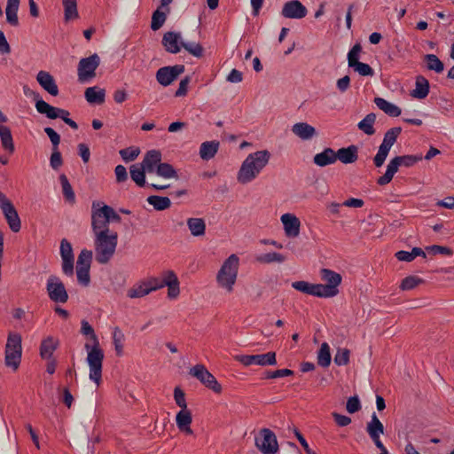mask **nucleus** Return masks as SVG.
<instances>
[{"label": "nucleus", "instance_id": "obj_33", "mask_svg": "<svg viewBox=\"0 0 454 454\" xmlns=\"http://www.w3.org/2000/svg\"><path fill=\"white\" fill-rule=\"evenodd\" d=\"M176 422L177 427L185 433L192 434V431L190 428V424L192 423V415L189 411L181 410L176 417Z\"/></svg>", "mask_w": 454, "mask_h": 454}, {"label": "nucleus", "instance_id": "obj_52", "mask_svg": "<svg viewBox=\"0 0 454 454\" xmlns=\"http://www.w3.org/2000/svg\"><path fill=\"white\" fill-rule=\"evenodd\" d=\"M140 150L137 147H128L121 149L119 153L126 162L133 161L139 154Z\"/></svg>", "mask_w": 454, "mask_h": 454}, {"label": "nucleus", "instance_id": "obj_4", "mask_svg": "<svg viewBox=\"0 0 454 454\" xmlns=\"http://www.w3.org/2000/svg\"><path fill=\"white\" fill-rule=\"evenodd\" d=\"M84 348L88 352L87 363L90 368V380L98 386L102 377L103 350L99 348V343H95L93 346L86 343Z\"/></svg>", "mask_w": 454, "mask_h": 454}, {"label": "nucleus", "instance_id": "obj_46", "mask_svg": "<svg viewBox=\"0 0 454 454\" xmlns=\"http://www.w3.org/2000/svg\"><path fill=\"white\" fill-rule=\"evenodd\" d=\"M286 257L278 253L271 252L267 254H262L257 256V261L262 263H271V262H285Z\"/></svg>", "mask_w": 454, "mask_h": 454}, {"label": "nucleus", "instance_id": "obj_9", "mask_svg": "<svg viewBox=\"0 0 454 454\" xmlns=\"http://www.w3.org/2000/svg\"><path fill=\"white\" fill-rule=\"evenodd\" d=\"M0 208L4 218L13 232H19L21 228V222L17 210L7 197L0 192Z\"/></svg>", "mask_w": 454, "mask_h": 454}, {"label": "nucleus", "instance_id": "obj_30", "mask_svg": "<svg viewBox=\"0 0 454 454\" xmlns=\"http://www.w3.org/2000/svg\"><path fill=\"white\" fill-rule=\"evenodd\" d=\"M59 346V341L51 336L45 338L40 347V355L43 359H50Z\"/></svg>", "mask_w": 454, "mask_h": 454}, {"label": "nucleus", "instance_id": "obj_21", "mask_svg": "<svg viewBox=\"0 0 454 454\" xmlns=\"http://www.w3.org/2000/svg\"><path fill=\"white\" fill-rule=\"evenodd\" d=\"M36 80L41 87L50 95L57 96L59 94L58 85L50 73L46 71H40L36 75Z\"/></svg>", "mask_w": 454, "mask_h": 454}, {"label": "nucleus", "instance_id": "obj_20", "mask_svg": "<svg viewBox=\"0 0 454 454\" xmlns=\"http://www.w3.org/2000/svg\"><path fill=\"white\" fill-rule=\"evenodd\" d=\"M181 42H183L181 34L177 32H167L162 37V45L167 51L173 54L178 53L181 51Z\"/></svg>", "mask_w": 454, "mask_h": 454}, {"label": "nucleus", "instance_id": "obj_3", "mask_svg": "<svg viewBox=\"0 0 454 454\" xmlns=\"http://www.w3.org/2000/svg\"><path fill=\"white\" fill-rule=\"evenodd\" d=\"M422 158V154L403 155L393 158L388 162L385 174L378 178L377 184L380 185H386L389 184L392 181L395 174L398 171L400 166H404L407 168L412 167L417 162L421 160Z\"/></svg>", "mask_w": 454, "mask_h": 454}, {"label": "nucleus", "instance_id": "obj_45", "mask_svg": "<svg viewBox=\"0 0 454 454\" xmlns=\"http://www.w3.org/2000/svg\"><path fill=\"white\" fill-rule=\"evenodd\" d=\"M5 350H16L22 352L21 336L19 333H9L5 345Z\"/></svg>", "mask_w": 454, "mask_h": 454}, {"label": "nucleus", "instance_id": "obj_41", "mask_svg": "<svg viewBox=\"0 0 454 454\" xmlns=\"http://www.w3.org/2000/svg\"><path fill=\"white\" fill-rule=\"evenodd\" d=\"M21 351L16 350H5V357L4 362L7 367L12 368L13 371H16L20 364L21 360Z\"/></svg>", "mask_w": 454, "mask_h": 454}, {"label": "nucleus", "instance_id": "obj_26", "mask_svg": "<svg viewBox=\"0 0 454 454\" xmlns=\"http://www.w3.org/2000/svg\"><path fill=\"white\" fill-rule=\"evenodd\" d=\"M313 162L318 167H325L335 163V151L330 147L325 148L313 157Z\"/></svg>", "mask_w": 454, "mask_h": 454}, {"label": "nucleus", "instance_id": "obj_13", "mask_svg": "<svg viewBox=\"0 0 454 454\" xmlns=\"http://www.w3.org/2000/svg\"><path fill=\"white\" fill-rule=\"evenodd\" d=\"M260 438H255L256 447L263 454H275L278 450L275 434L268 428H262L260 431Z\"/></svg>", "mask_w": 454, "mask_h": 454}, {"label": "nucleus", "instance_id": "obj_56", "mask_svg": "<svg viewBox=\"0 0 454 454\" xmlns=\"http://www.w3.org/2000/svg\"><path fill=\"white\" fill-rule=\"evenodd\" d=\"M349 361V351L346 348H339L334 356V363L337 365H346Z\"/></svg>", "mask_w": 454, "mask_h": 454}, {"label": "nucleus", "instance_id": "obj_37", "mask_svg": "<svg viewBox=\"0 0 454 454\" xmlns=\"http://www.w3.org/2000/svg\"><path fill=\"white\" fill-rule=\"evenodd\" d=\"M146 200L155 210L158 211H163L171 206V201L168 197L151 195L146 199Z\"/></svg>", "mask_w": 454, "mask_h": 454}, {"label": "nucleus", "instance_id": "obj_42", "mask_svg": "<svg viewBox=\"0 0 454 454\" xmlns=\"http://www.w3.org/2000/svg\"><path fill=\"white\" fill-rule=\"evenodd\" d=\"M332 356L330 353V346L326 342H323L317 352V364L322 367H328L331 364Z\"/></svg>", "mask_w": 454, "mask_h": 454}, {"label": "nucleus", "instance_id": "obj_18", "mask_svg": "<svg viewBox=\"0 0 454 454\" xmlns=\"http://www.w3.org/2000/svg\"><path fill=\"white\" fill-rule=\"evenodd\" d=\"M308 13V10L299 0L286 2L281 10V15L286 19L301 20Z\"/></svg>", "mask_w": 454, "mask_h": 454}, {"label": "nucleus", "instance_id": "obj_44", "mask_svg": "<svg viewBox=\"0 0 454 454\" xmlns=\"http://www.w3.org/2000/svg\"><path fill=\"white\" fill-rule=\"evenodd\" d=\"M154 172L159 176L166 178V179L177 177L176 171L175 170L173 166L168 163H161L160 162L157 166L156 170Z\"/></svg>", "mask_w": 454, "mask_h": 454}, {"label": "nucleus", "instance_id": "obj_49", "mask_svg": "<svg viewBox=\"0 0 454 454\" xmlns=\"http://www.w3.org/2000/svg\"><path fill=\"white\" fill-rule=\"evenodd\" d=\"M422 282L423 279L417 276H408L403 279L400 287L403 291H409L412 290Z\"/></svg>", "mask_w": 454, "mask_h": 454}, {"label": "nucleus", "instance_id": "obj_48", "mask_svg": "<svg viewBox=\"0 0 454 454\" xmlns=\"http://www.w3.org/2000/svg\"><path fill=\"white\" fill-rule=\"evenodd\" d=\"M101 207V213L103 214V216L106 219V222L109 223L111 222H116L120 223L121 218V216L114 211L113 207L110 206L105 205L101 202L100 205Z\"/></svg>", "mask_w": 454, "mask_h": 454}, {"label": "nucleus", "instance_id": "obj_14", "mask_svg": "<svg viewBox=\"0 0 454 454\" xmlns=\"http://www.w3.org/2000/svg\"><path fill=\"white\" fill-rule=\"evenodd\" d=\"M160 288L161 285L159 284V278L153 277L137 283L128 291V296L132 299L142 298Z\"/></svg>", "mask_w": 454, "mask_h": 454}, {"label": "nucleus", "instance_id": "obj_22", "mask_svg": "<svg viewBox=\"0 0 454 454\" xmlns=\"http://www.w3.org/2000/svg\"><path fill=\"white\" fill-rule=\"evenodd\" d=\"M292 132L304 141L312 139L317 135L316 129L307 122H297L292 126Z\"/></svg>", "mask_w": 454, "mask_h": 454}, {"label": "nucleus", "instance_id": "obj_34", "mask_svg": "<svg viewBox=\"0 0 454 454\" xmlns=\"http://www.w3.org/2000/svg\"><path fill=\"white\" fill-rule=\"evenodd\" d=\"M86 100L90 104L100 105L105 101V90L97 87H89L84 93Z\"/></svg>", "mask_w": 454, "mask_h": 454}, {"label": "nucleus", "instance_id": "obj_63", "mask_svg": "<svg viewBox=\"0 0 454 454\" xmlns=\"http://www.w3.org/2000/svg\"><path fill=\"white\" fill-rule=\"evenodd\" d=\"M44 132L49 137L53 149L58 148L59 143H60V136L52 129L50 127L44 128Z\"/></svg>", "mask_w": 454, "mask_h": 454}, {"label": "nucleus", "instance_id": "obj_61", "mask_svg": "<svg viewBox=\"0 0 454 454\" xmlns=\"http://www.w3.org/2000/svg\"><path fill=\"white\" fill-rule=\"evenodd\" d=\"M63 164L61 153L59 152L58 148L52 149V153L50 159L51 167L57 170Z\"/></svg>", "mask_w": 454, "mask_h": 454}, {"label": "nucleus", "instance_id": "obj_64", "mask_svg": "<svg viewBox=\"0 0 454 454\" xmlns=\"http://www.w3.org/2000/svg\"><path fill=\"white\" fill-rule=\"evenodd\" d=\"M74 263V258L62 259V272L66 276H67V277L73 276Z\"/></svg>", "mask_w": 454, "mask_h": 454}, {"label": "nucleus", "instance_id": "obj_12", "mask_svg": "<svg viewBox=\"0 0 454 454\" xmlns=\"http://www.w3.org/2000/svg\"><path fill=\"white\" fill-rule=\"evenodd\" d=\"M366 432L375 446L380 450V454H388L387 450L380 440V435L384 434V426L375 412L372 414L371 421L367 423Z\"/></svg>", "mask_w": 454, "mask_h": 454}, {"label": "nucleus", "instance_id": "obj_27", "mask_svg": "<svg viewBox=\"0 0 454 454\" xmlns=\"http://www.w3.org/2000/svg\"><path fill=\"white\" fill-rule=\"evenodd\" d=\"M20 3V0H7L5 8L6 22L12 27H18L20 24L18 18Z\"/></svg>", "mask_w": 454, "mask_h": 454}, {"label": "nucleus", "instance_id": "obj_16", "mask_svg": "<svg viewBox=\"0 0 454 454\" xmlns=\"http://www.w3.org/2000/svg\"><path fill=\"white\" fill-rule=\"evenodd\" d=\"M184 72V65L163 67L156 72V80L160 85L166 87L170 85Z\"/></svg>", "mask_w": 454, "mask_h": 454}, {"label": "nucleus", "instance_id": "obj_28", "mask_svg": "<svg viewBox=\"0 0 454 454\" xmlns=\"http://www.w3.org/2000/svg\"><path fill=\"white\" fill-rule=\"evenodd\" d=\"M429 82L422 75L416 78L415 89L411 92V96L417 99H424L429 93Z\"/></svg>", "mask_w": 454, "mask_h": 454}, {"label": "nucleus", "instance_id": "obj_39", "mask_svg": "<svg viewBox=\"0 0 454 454\" xmlns=\"http://www.w3.org/2000/svg\"><path fill=\"white\" fill-rule=\"evenodd\" d=\"M424 60L428 70L434 71L437 74H440L444 70V64L434 54H426L424 56Z\"/></svg>", "mask_w": 454, "mask_h": 454}, {"label": "nucleus", "instance_id": "obj_7", "mask_svg": "<svg viewBox=\"0 0 454 454\" xmlns=\"http://www.w3.org/2000/svg\"><path fill=\"white\" fill-rule=\"evenodd\" d=\"M320 278L325 284H319L324 298H333L339 294V286L341 283V276L329 269L320 270Z\"/></svg>", "mask_w": 454, "mask_h": 454}, {"label": "nucleus", "instance_id": "obj_55", "mask_svg": "<svg viewBox=\"0 0 454 454\" xmlns=\"http://www.w3.org/2000/svg\"><path fill=\"white\" fill-rule=\"evenodd\" d=\"M362 51V47L359 43L355 44L348 53V67H352L356 63L359 62V53Z\"/></svg>", "mask_w": 454, "mask_h": 454}, {"label": "nucleus", "instance_id": "obj_40", "mask_svg": "<svg viewBox=\"0 0 454 454\" xmlns=\"http://www.w3.org/2000/svg\"><path fill=\"white\" fill-rule=\"evenodd\" d=\"M375 121V114H368L362 121L358 122L357 128L366 135H373L375 133V129L373 128Z\"/></svg>", "mask_w": 454, "mask_h": 454}, {"label": "nucleus", "instance_id": "obj_57", "mask_svg": "<svg viewBox=\"0 0 454 454\" xmlns=\"http://www.w3.org/2000/svg\"><path fill=\"white\" fill-rule=\"evenodd\" d=\"M81 325L82 334L90 336V340L94 342V344H98V340L94 333V329L92 328V326L86 320H82Z\"/></svg>", "mask_w": 454, "mask_h": 454}, {"label": "nucleus", "instance_id": "obj_17", "mask_svg": "<svg viewBox=\"0 0 454 454\" xmlns=\"http://www.w3.org/2000/svg\"><path fill=\"white\" fill-rule=\"evenodd\" d=\"M100 201H93L91 206V227L95 236L100 231H107V233H111L106 219L101 213Z\"/></svg>", "mask_w": 454, "mask_h": 454}, {"label": "nucleus", "instance_id": "obj_58", "mask_svg": "<svg viewBox=\"0 0 454 454\" xmlns=\"http://www.w3.org/2000/svg\"><path fill=\"white\" fill-rule=\"evenodd\" d=\"M352 68H354L356 72L363 76H372L374 74L373 69L368 64L360 61L356 63Z\"/></svg>", "mask_w": 454, "mask_h": 454}, {"label": "nucleus", "instance_id": "obj_50", "mask_svg": "<svg viewBox=\"0 0 454 454\" xmlns=\"http://www.w3.org/2000/svg\"><path fill=\"white\" fill-rule=\"evenodd\" d=\"M166 19L167 16L163 12L156 10L152 16L151 28L153 31L159 30L165 23Z\"/></svg>", "mask_w": 454, "mask_h": 454}, {"label": "nucleus", "instance_id": "obj_6", "mask_svg": "<svg viewBox=\"0 0 454 454\" xmlns=\"http://www.w3.org/2000/svg\"><path fill=\"white\" fill-rule=\"evenodd\" d=\"M35 109L39 114L46 115L49 119L55 120L60 118L73 129H78V124L69 118L70 114L67 110L52 106L44 100H37Z\"/></svg>", "mask_w": 454, "mask_h": 454}, {"label": "nucleus", "instance_id": "obj_15", "mask_svg": "<svg viewBox=\"0 0 454 454\" xmlns=\"http://www.w3.org/2000/svg\"><path fill=\"white\" fill-rule=\"evenodd\" d=\"M236 359L245 366H249L252 364L265 366L274 365L277 364L275 352H268L266 354L258 355H240L238 356Z\"/></svg>", "mask_w": 454, "mask_h": 454}, {"label": "nucleus", "instance_id": "obj_36", "mask_svg": "<svg viewBox=\"0 0 454 454\" xmlns=\"http://www.w3.org/2000/svg\"><path fill=\"white\" fill-rule=\"evenodd\" d=\"M130 177L139 186L145 187L147 184L145 182V173L147 172L145 167L141 164L132 165L130 167Z\"/></svg>", "mask_w": 454, "mask_h": 454}, {"label": "nucleus", "instance_id": "obj_54", "mask_svg": "<svg viewBox=\"0 0 454 454\" xmlns=\"http://www.w3.org/2000/svg\"><path fill=\"white\" fill-rule=\"evenodd\" d=\"M59 253H60L61 259L74 258L72 245L66 239H63L60 242Z\"/></svg>", "mask_w": 454, "mask_h": 454}, {"label": "nucleus", "instance_id": "obj_51", "mask_svg": "<svg viewBox=\"0 0 454 454\" xmlns=\"http://www.w3.org/2000/svg\"><path fill=\"white\" fill-rule=\"evenodd\" d=\"M92 260V252L90 250L82 249L78 255L76 267L90 268Z\"/></svg>", "mask_w": 454, "mask_h": 454}, {"label": "nucleus", "instance_id": "obj_23", "mask_svg": "<svg viewBox=\"0 0 454 454\" xmlns=\"http://www.w3.org/2000/svg\"><path fill=\"white\" fill-rule=\"evenodd\" d=\"M292 287L302 294L319 298H324L319 284H312L307 281L301 280L293 282Z\"/></svg>", "mask_w": 454, "mask_h": 454}, {"label": "nucleus", "instance_id": "obj_31", "mask_svg": "<svg viewBox=\"0 0 454 454\" xmlns=\"http://www.w3.org/2000/svg\"><path fill=\"white\" fill-rule=\"evenodd\" d=\"M0 140L3 148L9 153H13L15 146L11 129L7 126L0 125Z\"/></svg>", "mask_w": 454, "mask_h": 454}, {"label": "nucleus", "instance_id": "obj_29", "mask_svg": "<svg viewBox=\"0 0 454 454\" xmlns=\"http://www.w3.org/2000/svg\"><path fill=\"white\" fill-rule=\"evenodd\" d=\"M220 143L218 141H206L200 145V156L204 160H209L215 157L218 152Z\"/></svg>", "mask_w": 454, "mask_h": 454}, {"label": "nucleus", "instance_id": "obj_59", "mask_svg": "<svg viewBox=\"0 0 454 454\" xmlns=\"http://www.w3.org/2000/svg\"><path fill=\"white\" fill-rule=\"evenodd\" d=\"M159 284L161 285V288L164 286L168 287V295L169 298H176L179 294V281L178 278L174 279V283L170 286V283H161V280L159 278Z\"/></svg>", "mask_w": 454, "mask_h": 454}, {"label": "nucleus", "instance_id": "obj_38", "mask_svg": "<svg viewBox=\"0 0 454 454\" xmlns=\"http://www.w3.org/2000/svg\"><path fill=\"white\" fill-rule=\"evenodd\" d=\"M59 182L64 198L67 202L74 204L75 202V194L65 174L59 176Z\"/></svg>", "mask_w": 454, "mask_h": 454}, {"label": "nucleus", "instance_id": "obj_32", "mask_svg": "<svg viewBox=\"0 0 454 454\" xmlns=\"http://www.w3.org/2000/svg\"><path fill=\"white\" fill-rule=\"evenodd\" d=\"M374 103L380 110L391 117H397L402 113L401 109L397 106L382 98H375Z\"/></svg>", "mask_w": 454, "mask_h": 454}, {"label": "nucleus", "instance_id": "obj_11", "mask_svg": "<svg viewBox=\"0 0 454 454\" xmlns=\"http://www.w3.org/2000/svg\"><path fill=\"white\" fill-rule=\"evenodd\" d=\"M189 373L215 393H220L222 391V387L215 377L210 373L203 364H196L191 368Z\"/></svg>", "mask_w": 454, "mask_h": 454}, {"label": "nucleus", "instance_id": "obj_25", "mask_svg": "<svg viewBox=\"0 0 454 454\" xmlns=\"http://www.w3.org/2000/svg\"><path fill=\"white\" fill-rule=\"evenodd\" d=\"M161 161V153L157 150H151L146 153L141 163L146 169L147 173H153L157 166Z\"/></svg>", "mask_w": 454, "mask_h": 454}, {"label": "nucleus", "instance_id": "obj_19", "mask_svg": "<svg viewBox=\"0 0 454 454\" xmlns=\"http://www.w3.org/2000/svg\"><path fill=\"white\" fill-rule=\"evenodd\" d=\"M280 219L287 237L295 238L299 235L301 222L298 217L293 214L286 213L282 215Z\"/></svg>", "mask_w": 454, "mask_h": 454}, {"label": "nucleus", "instance_id": "obj_1", "mask_svg": "<svg viewBox=\"0 0 454 454\" xmlns=\"http://www.w3.org/2000/svg\"><path fill=\"white\" fill-rule=\"evenodd\" d=\"M270 157V154L266 150L248 154L239 170L238 181L241 184L252 182L267 165Z\"/></svg>", "mask_w": 454, "mask_h": 454}, {"label": "nucleus", "instance_id": "obj_2", "mask_svg": "<svg viewBox=\"0 0 454 454\" xmlns=\"http://www.w3.org/2000/svg\"><path fill=\"white\" fill-rule=\"evenodd\" d=\"M118 243V234L115 231L107 233L100 231L95 236V258L100 264L107 263L114 256Z\"/></svg>", "mask_w": 454, "mask_h": 454}, {"label": "nucleus", "instance_id": "obj_60", "mask_svg": "<svg viewBox=\"0 0 454 454\" xmlns=\"http://www.w3.org/2000/svg\"><path fill=\"white\" fill-rule=\"evenodd\" d=\"M361 403L358 396H351L348 399L346 409L348 413H355L361 410Z\"/></svg>", "mask_w": 454, "mask_h": 454}, {"label": "nucleus", "instance_id": "obj_53", "mask_svg": "<svg viewBox=\"0 0 454 454\" xmlns=\"http://www.w3.org/2000/svg\"><path fill=\"white\" fill-rule=\"evenodd\" d=\"M76 276L78 282L82 286H89L90 282V268H83L82 266L76 267Z\"/></svg>", "mask_w": 454, "mask_h": 454}, {"label": "nucleus", "instance_id": "obj_62", "mask_svg": "<svg viewBox=\"0 0 454 454\" xmlns=\"http://www.w3.org/2000/svg\"><path fill=\"white\" fill-rule=\"evenodd\" d=\"M401 132H402L401 127L392 128L385 133L384 139L387 140V142L391 143L394 145V144L395 143V141H396L398 136L401 134Z\"/></svg>", "mask_w": 454, "mask_h": 454}, {"label": "nucleus", "instance_id": "obj_35", "mask_svg": "<svg viewBox=\"0 0 454 454\" xmlns=\"http://www.w3.org/2000/svg\"><path fill=\"white\" fill-rule=\"evenodd\" d=\"M187 226L192 236L200 237L205 234L206 223L202 218H188Z\"/></svg>", "mask_w": 454, "mask_h": 454}, {"label": "nucleus", "instance_id": "obj_47", "mask_svg": "<svg viewBox=\"0 0 454 454\" xmlns=\"http://www.w3.org/2000/svg\"><path fill=\"white\" fill-rule=\"evenodd\" d=\"M181 44L182 47L192 56L196 58L203 56L204 49L200 43L195 42H181Z\"/></svg>", "mask_w": 454, "mask_h": 454}, {"label": "nucleus", "instance_id": "obj_43", "mask_svg": "<svg viewBox=\"0 0 454 454\" xmlns=\"http://www.w3.org/2000/svg\"><path fill=\"white\" fill-rule=\"evenodd\" d=\"M64 7V18L66 21L78 18L77 1L62 0Z\"/></svg>", "mask_w": 454, "mask_h": 454}, {"label": "nucleus", "instance_id": "obj_10", "mask_svg": "<svg viewBox=\"0 0 454 454\" xmlns=\"http://www.w3.org/2000/svg\"><path fill=\"white\" fill-rule=\"evenodd\" d=\"M100 64V58L97 53L88 58H83L79 61L77 73L79 81L84 82L96 75V69Z\"/></svg>", "mask_w": 454, "mask_h": 454}, {"label": "nucleus", "instance_id": "obj_24", "mask_svg": "<svg viewBox=\"0 0 454 454\" xmlns=\"http://www.w3.org/2000/svg\"><path fill=\"white\" fill-rule=\"evenodd\" d=\"M336 160H339L344 164H350L356 161L357 147L356 145H349L348 147L340 148L335 152Z\"/></svg>", "mask_w": 454, "mask_h": 454}, {"label": "nucleus", "instance_id": "obj_5", "mask_svg": "<svg viewBox=\"0 0 454 454\" xmlns=\"http://www.w3.org/2000/svg\"><path fill=\"white\" fill-rule=\"evenodd\" d=\"M238 268L239 257L236 254H231L223 262L217 274L218 283L228 291H231L235 284Z\"/></svg>", "mask_w": 454, "mask_h": 454}, {"label": "nucleus", "instance_id": "obj_8", "mask_svg": "<svg viewBox=\"0 0 454 454\" xmlns=\"http://www.w3.org/2000/svg\"><path fill=\"white\" fill-rule=\"evenodd\" d=\"M46 292L50 300L55 303H66L68 294L61 279L56 275H51L46 282Z\"/></svg>", "mask_w": 454, "mask_h": 454}]
</instances>
